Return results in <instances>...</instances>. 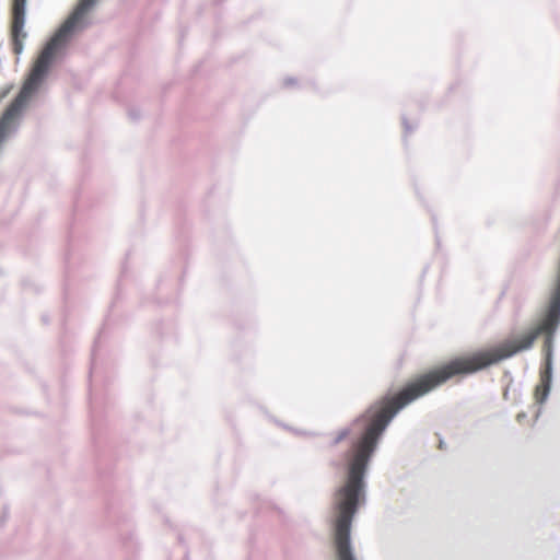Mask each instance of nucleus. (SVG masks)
Returning a JSON list of instances; mask_svg holds the SVG:
<instances>
[{
  "label": "nucleus",
  "instance_id": "9",
  "mask_svg": "<svg viewBox=\"0 0 560 560\" xmlns=\"http://www.w3.org/2000/svg\"><path fill=\"white\" fill-rule=\"evenodd\" d=\"M445 447V442L443 440L440 441V448H444Z\"/></svg>",
  "mask_w": 560,
  "mask_h": 560
},
{
  "label": "nucleus",
  "instance_id": "4",
  "mask_svg": "<svg viewBox=\"0 0 560 560\" xmlns=\"http://www.w3.org/2000/svg\"><path fill=\"white\" fill-rule=\"evenodd\" d=\"M128 116H129V118H130L131 120L137 121V120H139V119H140V117H141V112H140V109H138V108H131V109H129V112H128Z\"/></svg>",
  "mask_w": 560,
  "mask_h": 560
},
{
  "label": "nucleus",
  "instance_id": "6",
  "mask_svg": "<svg viewBox=\"0 0 560 560\" xmlns=\"http://www.w3.org/2000/svg\"><path fill=\"white\" fill-rule=\"evenodd\" d=\"M401 120L406 132H411L415 129L409 125L408 119L405 115L401 117Z\"/></svg>",
  "mask_w": 560,
  "mask_h": 560
},
{
  "label": "nucleus",
  "instance_id": "7",
  "mask_svg": "<svg viewBox=\"0 0 560 560\" xmlns=\"http://www.w3.org/2000/svg\"><path fill=\"white\" fill-rule=\"evenodd\" d=\"M284 84L285 85H294V84H296V79L295 78H287L284 80Z\"/></svg>",
  "mask_w": 560,
  "mask_h": 560
},
{
  "label": "nucleus",
  "instance_id": "10",
  "mask_svg": "<svg viewBox=\"0 0 560 560\" xmlns=\"http://www.w3.org/2000/svg\"><path fill=\"white\" fill-rule=\"evenodd\" d=\"M540 413H541V409L539 408L537 413H536V418H538L540 416Z\"/></svg>",
  "mask_w": 560,
  "mask_h": 560
},
{
  "label": "nucleus",
  "instance_id": "3",
  "mask_svg": "<svg viewBox=\"0 0 560 560\" xmlns=\"http://www.w3.org/2000/svg\"><path fill=\"white\" fill-rule=\"evenodd\" d=\"M349 433H350L349 429L341 430L338 433V435L335 438V440L332 441V445H337L338 443H340L342 440H345L349 435Z\"/></svg>",
  "mask_w": 560,
  "mask_h": 560
},
{
  "label": "nucleus",
  "instance_id": "1",
  "mask_svg": "<svg viewBox=\"0 0 560 560\" xmlns=\"http://www.w3.org/2000/svg\"><path fill=\"white\" fill-rule=\"evenodd\" d=\"M97 2L98 0H79L69 15L44 45L65 56L74 36L91 25L88 14Z\"/></svg>",
  "mask_w": 560,
  "mask_h": 560
},
{
  "label": "nucleus",
  "instance_id": "2",
  "mask_svg": "<svg viewBox=\"0 0 560 560\" xmlns=\"http://www.w3.org/2000/svg\"><path fill=\"white\" fill-rule=\"evenodd\" d=\"M26 4L27 0H13L12 3L11 40L13 52L18 58L24 51V39L27 37V33L24 31L26 22Z\"/></svg>",
  "mask_w": 560,
  "mask_h": 560
},
{
  "label": "nucleus",
  "instance_id": "8",
  "mask_svg": "<svg viewBox=\"0 0 560 560\" xmlns=\"http://www.w3.org/2000/svg\"><path fill=\"white\" fill-rule=\"evenodd\" d=\"M525 417H526V415L523 412V413H520V415L517 416V419H518V420H521V419H524Z\"/></svg>",
  "mask_w": 560,
  "mask_h": 560
},
{
  "label": "nucleus",
  "instance_id": "5",
  "mask_svg": "<svg viewBox=\"0 0 560 560\" xmlns=\"http://www.w3.org/2000/svg\"><path fill=\"white\" fill-rule=\"evenodd\" d=\"M12 88H13V85H8L0 90V102L9 95Z\"/></svg>",
  "mask_w": 560,
  "mask_h": 560
}]
</instances>
